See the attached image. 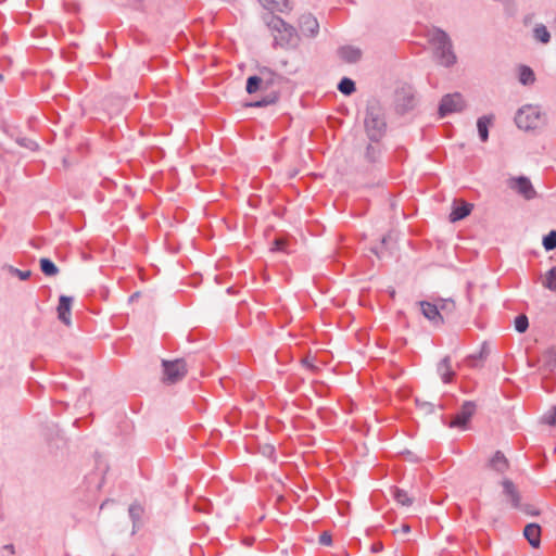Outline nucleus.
I'll return each mask as SVG.
<instances>
[{
	"mask_svg": "<svg viewBox=\"0 0 556 556\" xmlns=\"http://www.w3.org/2000/svg\"><path fill=\"white\" fill-rule=\"evenodd\" d=\"M502 485H503V493L505 495H507L508 497H511L515 493L518 492L516 490L514 482L509 479L503 480Z\"/></svg>",
	"mask_w": 556,
	"mask_h": 556,
	"instance_id": "obj_41",
	"label": "nucleus"
},
{
	"mask_svg": "<svg viewBox=\"0 0 556 556\" xmlns=\"http://www.w3.org/2000/svg\"><path fill=\"white\" fill-rule=\"evenodd\" d=\"M494 116L483 115L477 119V130L478 136L481 142H486L489 140V128L492 125Z\"/></svg>",
	"mask_w": 556,
	"mask_h": 556,
	"instance_id": "obj_20",
	"label": "nucleus"
},
{
	"mask_svg": "<svg viewBox=\"0 0 556 556\" xmlns=\"http://www.w3.org/2000/svg\"><path fill=\"white\" fill-rule=\"evenodd\" d=\"M437 372L444 383H450L454 379L455 371L451 367V357L448 355L444 356L439 362L437 365Z\"/></svg>",
	"mask_w": 556,
	"mask_h": 556,
	"instance_id": "obj_18",
	"label": "nucleus"
},
{
	"mask_svg": "<svg viewBox=\"0 0 556 556\" xmlns=\"http://www.w3.org/2000/svg\"><path fill=\"white\" fill-rule=\"evenodd\" d=\"M3 80V75L0 74V83Z\"/></svg>",
	"mask_w": 556,
	"mask_h": 556,
	"instance_id": "obj_55",
	"label": "nucleus"
},
{
	"mask_svg": "<svg viewBox=\"0 0 556 556\" xmlns=\"http://www.w3.org/2000/svg\"><path fill=\"white\" fill-rule=\"evenodd\" d=\"M533 37L536 41L546 45L551 41V34L543 24H536L533 28Z\"/></svg>",
	"mask_w": 556,
	"mask_h": 556,
	"instance_id": "obj_27",
	"label": "nucleus"
},
{
	"mask_svg": "<svg viewBox=\"0 0 556 556\" xmlns=\"http://www.w3.org/2000/svg\"><path fill=\"white\" fill-rule=\"evenodd\" d=\"M73 301V296L64 294L60 295L59 298V304L56 307L58 318L60 319L61 323H63L66 326L71 325V309Z\"/></svg>",
	"mask_w": 556,
	"mask_h": 556,
	"instance_id": "obj_13",
	"label": "nucleus"
},
{
	"mask_svg": "<svg viewBox=\"0 0 556 556\" xmlns=\"http://www.w3.org/2000/svg\"><path fill=\"white\" fill-rule=\"evenodd\" d=\"M430 42L433 46V59L440 66L451 68L457 63L453 41L450 35L442 28L434 27Z\"/></svg>",
	"mask_w": 556,
	"mask_h": 556,
	"instance_id": "obj_2",
	"label": "nucleus"
},
{
	"mask_svg": "<svg viewBox=\"0 0 556 556\" xmlns=\"http://www.w3.org/2000/svg\"><path fill=\"white\" fill-rule=\"evenodd\" d=\"M383 549L381 542L374 543L370 547L371 553H380Z\"/></svg>",
	"mask_w": 556,
	"mask_h": 556,
	"instance_id": "obj_47",
	"label": "nucleus"
},
{
	"mask_svg": "<svg viewBox=\"0 0 556 556\" xmlns=\"http://www.w3.org/2000/svg\"><path fill=\"white\" fill-rule=\"evenodd\" d=\"M260 3L267 10L274 12H285L289 10V0H258Z\"/></svg>",
	"mask_w": 556,
	"mask_h": 556,
	"instance_id": "obj_25",
	"label": "nucleus"
},
{
	"mask_svg": "<svg viewBox=\"0 0 556 556\" xmlns=\"http://www.w3.org/2000/svg\"><path fill=\"white\" fill-rule=\"evenodd\" d=\"M318 542L320 545L330 546L332 544V536L329 532L325 531L319 535Z\"/></svg>",
	"mask_w": 556,
	"mask_h": 556,
	"instance_id": "obj_43",
	"label": "nucleus"
},
{
	"mask_svg": "<svg viewBox=\"0 0 556 556\" xmlns=\"http://www.w3.org/2000/svg\"><path fill=\"white\" fill-rule=\"evenodd\" d=\"M489 353H490V351H489L488 344H486V342H483L480 351L468 355L466 361L469 366L478 367L479 366L478 363L483 362L488 357Z\"/></svg>",
	"mask_w": 556,
	"mask_h": 556,
	"instance_id": "obj_24",
	"label": "nucleus"
},
{
	"mask_svg": "<svg viewBox=\"0 0 556 556\" xmlns=\"http://www.w3.org/2000/svg\"><path fill=\"white\" fill-rule=\"evenodd\" d=\"M338 90L344 96H351L356 91V84L350 77H342L337 86Z\"/></svg>",
	"mask_w": 556,
	"mask_h": 556,
	"instance_id": "obj_28",
	"label": "nucleus"
},
{
	"mask_svg": "<svg viewBox=\"0 0 556 556\" xmlns=\"http://www.w3.org/2000/svg\"><path fill=\"white\" fill-rule=\"evenodd\" d=\"M370 252L380 258L382 254V248L380 245H375L370 248Z\"/></svg>",
	"mask_w": 556,
	"mask_h": 556,
	"instance_id": "obj_49",
	"label": "nucleus"
},
{
	"mask_svg": "<svg viewBox=\"0 0 556 556\" xmlns=\"http://www.w3.org/2000/svg\"><path fill=\"white\" fill-rule=\"evenodd\" d=\"M384 146L381 141H369L365 147L364 160L372 167L378 168L383 165Z\"/></svg>",
	"mask_w": 556,
	"mask_h": 556,
	"instance_id": "obj_8",
	"label": "nucleus"
},
{
	"mask_svg": "<svg viewBox=\"0 0 556 556\" xmlns=\"http://www.w3.org/2000/svg\"><path fill=\"white\" fill-rule=\"evenodd\" d=\"M299 36L296 29L288 24L286 30L278 34L274 38V47L295 48L298 46Z\"/></svg>",
	"mask_w": 556,
	"mask_h": 556,
	"instance_id": "obj_10",
	"label": "nucleus"
},
{
	"mask_svg": "<svg viewBox=\"0 0 556 556\" xmlns=\"http://www.w3.org/2000/svg\"><path fill=\"white\" fill-rule=\"evenodd\" d=\"M279 100V91L271 90L260 100L248 102L245 105L249 108H266L275 104Z\"/></svg>",
	"mask_w": 556,
	"mask_h": 556,
	"instance_id": "obj_21",
	"label": "nucleus"
},
{
	"mask_svg": "<svg viewBox=\"0 0 556 556\" xmlns=\"http://www.w3.org/2000/svg\"><path fill=\"white\" fill-rule=\"evenodd\" d=\"M135 1L138 2V3H141L143 0H135Z\"/></svg>",
	"mask_w": 556,
	"mask_h": 556,
	"instance_id": "obj_56",
	"label": "nucleus"
},
{
	"mask_svg": "<svg viewBox=\"0 0 556 556\" xmlns=\"http://www.w3.org/2000/svg\"><path fill=\"white\" fill-rule=\"evenodd\" d=\"M514 327H515V330L519 333L526 332L529 328V319H528L527 315H525V314L517 315L514 320Z\"/></svg>",
	"mask_w": 556,
	"mask_h": 556,
	"instance_id": "obj_33",
	"label": "nucleus"
},
{
	"mask_svg": "<svg viewBox=\"0 0 556 556\" xmlns=\"http://www.w3.org/2000/svg\"><path fill=\"white\" fill-rule=\"evenodd\" d=\"M8 270L11 275L16 276L20 280H23V281L29 279L31 276L30 270H22L12 265L8 266Z\"/></svg>",
	"mask_w": 556,
	"mask_h": 556,
	"instance_id": "obj_36",
	"label": "nucleus"
},
{
	"mask_svg": "<svg viewBox=\"0 0 556 556\" xmlns=\"http://www.w3.org/2000/svg\"><path fill=\"white\" fill-rule=\"evenodd\" d=\"M213 504L207 498H199L194 504V509L200 513H210Z\"/></svg>",
	"mask_w": 556,
	"mask_h": 556,
	"instance_id": "obj_37",
	"label": "nucleus"
},
{
	"mask_svg": "<svg viewBox=\"0 0 556 556\" xmlns=\"http://www.w3.org/2000/svg\"><path fill=\"white\" fill-rule=\"evenodd\" d=\"M511 506L514 508L520 509L522 504H520V494L517 492L511 497H509Z\"/></svg>",
	"mask_w": 556,
	"mask_h": 556,
	"instance_id": "obj_45",
	"label": "nucleus"
},
{
	"mask_svg": "<svg viewBox=\"0 0 556 556\" xmlns=\"http://www.w3.org/2000/svg\"><path fill=\"white\" fill-rule=\"evenodd\" d=\"M391 492H392L394 500L400 505L410 506L413 504V498L408 496V494L405 490L394 486Z\"/></svg>",
	"mask_w": 556,
	"mask_h": 556,
	"instance_id": "obj_30",
	"label": "nucleus"
},
{
	"mask_svg": "<svg viewBox=\"0 0 556 556\" xmlns=\"http://www.w3.org/2000/svg\"><path fill=\"white\" fill-rule=\"evenodd\" d=\"M518 80L523 86H530L535 81L534 71L528 65L518 67Z\"/></svg>",
	"mask_w": 556,
	"mask_h": 556,
	"instance_id": "obj_23",
	"label": "nucleus"
},
{
	"mask_svg": "<svg viewBox=\"0 0 556 556\" xmlns=\"http://www.w3.org/2000/svg\"><path fill=\"white\" fill-rule=\"evenodd\" d=\"M261 454L273 462L276 460V448L273 444L266 443L261 446Z\"/></svg>",
	"mask_w": 556,
	"mask_h": 556,
	"instance_id": "obj_40",
	"label": "nucleus"
},
{
	"mask_svg": "<svg viewBox=\"0 0 556 556\" xmlns=\"http://www.w3.org/2000/svg\"><path fill=\"white\" fill-rule=\"evenodd\" d=\"M507 186L521 195L525 200L530 201L538 197L531 180L529 177L520 175L517 177H510L507 180Z\"/></svg>",
	"mask_w": 556,
	"mask_h": 556,
	"instance_id": "obj_7",
	"label": "nucleus"
},
{
	"mask_svg": "<svg viewBox=\"0 0 556 556\" xmlns=\"http://www.w3.org/2000/svg\"><path fill=\"white\" fill-rule=\"evenodd\" d=\"M544 367L548 371H554L556 368V349L551 348L544 353Z\"/></svg>",
	"mask_w": 556,
	"mask_h": 556,
	"instance_id": "obj_31",
	"label": "nucleus"
},
{
	"mask_svg": "<svg viewBox=\"0 0 556 556\" xmlns=\"http://www.w3.org/2000/svg\"><path fill=\"white\" fill-rule=\"evenodd\" d=\"M473 205L468 202L453 203L452 211L450 213V222L456 223L466 218L472 211Z\"/></svg>",
	"mask_w": 556,
	"mask_h": 556,
	"instance_id": "obj_14",
	"label": "nucleus"
},
{
	"mask_svg": "<svg viewBox=\"0 0 556 556\" xmlns=\"http://www.w3.org/2000/svg\"><path fill=\"white\" fill-rule=\"evenodd\" d=\"M548 424H549L551 426H556V406H554V407L552 408V414H551V416H549V418H548Z\"/></svg>",
	"mask_w": 556,
	"mask_h": 556,
	"instance_id": "obj_48",
	"label": "nucleus"
},
{
	"mask_svg": "<svg viewBox=\"0 0 556 556\" xmlns=\"http://www.w3.org/2000/svg\"><path fill=\"white\" fill-rule=\"evenodd\" d=\"M523 536L533 548L541 544V526L535 522L528 523L523 529Z\"/></svg>",
	"mask_w": 556,
	"mask_h": 556,
	"instance_id": "obj_16",
	"label": "nucleus"
},
{
	"mask_svg": "<svg viewBox=\"0 0 556 556\" xmlns=\"http://www.w3.org/2000/svg\"><path fill=\"white\" fill-rule=\"evenodd\" d=\"M286 249V243L282 239L276 238L273 243L270 251L273 252H282Z\"/></svg>",
	"mask_w": 556,
	"mask_h": 556,
	"instance_id": "obj_42",
	"label": "nucleus"
},
{
	"mask_svg": "<svg viewBox=\"0 0 556 556\" xmlns=\"http://www.w3.org/2000/svg\"><path fill=\"white\" fill-rule=\"evenodd\" d=\"M39 266L42 274L48 277H53L59 274V267L48 257H41Z\"/></svg>",
	"mask_w": 556,
	"mask_h": 556,
	"instance_id": "obj_26",
	"label": "nucleus"
},
{
	"mask_svg": "<svg viewBox=\"0 0 556 556\" xmlns=\"http://www.w3.org/2000/svg\"><path fill=\"white\" fill-rule=\"evenodd\" d=\"M542 245L546 252L553 251L556 249V230L552 229L548 233L543 236Z\"/></svg>",
	"mask_w": 556,
	"mask_h": 556,
	"instance_id": "obj_32",
	"label": "nucleus"
},
{
	"mask_svg": "<svg viewBox=\"0 0 556 556\" xmlns=\"http://www.w3.org/2000/svg\"><path fill=\"white\" fill-rule=\"evenodd\" d=\"M387 241H388V237H387V236H383V237L381 238V241H380V244H379V245L383 249V247H384V244L387 243Z\"/></svg>",
	"mask_w": 556,
	"mask_h": 556,
	"instance_id": "obj_53",
	"label": "nucleus"
},
{
	"mask_svg": "<svg viewBox=\"0 0 556 556\" xmlns=\"http://www.w3.org/2000/svg\"><path fill=\"white\" fill-rule=\"evenodd\" d=\"M417 404L420 406V407H424L428 413H433L434 410V405L432 403H429V402H422L420 403L419 400H416Z\"/></svg>",
	"mask_w": 556,
	"mask_h": 556,
	"instance_id": "obj_46",
	"label": "nucleus"
},
{
	"mask_svg": "<svg viewBox=\"0 0 556 556\" xmlns=\"http://www.w3.org/2000/svg\"><path fill=\"white\" fill-rule=\"evenodd\" d=\"M267 91V89H265V86L263 84V80L260 76V74H255V75H250L248 78H247V83H245V91L249 93V94H253V93H256L257 91Z\"/></svg>",
	"mask_w": 556,
	"mask_h": 556,
	"instance_id": "obj_22",
	"label": "nucleus"
},
{
	"mask_svg": "<svg viewBox=\"0 0 556 556\" xmlns=\"http://www.w3.org/2000/svg\"><path fill=\"white\" fill-rule=\"evenodd\" d=\"M338 55L346 63H356L362 58V51L353 46H343L338 49Z\"/></svg>",
	"mask_w": 556,
	"mask_h": 556,
	"instance_id": "obj_19",
	"label": "nucleus"
},
{
	"mask_svg": "<svg viewBox=\"0 0 556 556\" xmlns=\"http://www.w3.org/2000/svg\"><path fill=\"white\" fill-rule=\"evenodd\" d=\"M364 130L369 141H382L387 135V110L377 97L366 100Z\"/></svg>",
	"mask_w": 556,
	"mask_h": 556,
	"instance_id": "obj_1",
	"label": "nucleus"
},
{
	"mask_svg": "<svg viewBox=\"0 0 556 556\" xmlns=\"http://www.w3.org/2000/svg\"><path fill=\"white\" fill-rule=\"evenodd\" d=\"M416 106L415 92L409 85H403L395 90L394 110L399 115H405Z\"/></svg>",
	"mask_w": 556,
	"mask_h": 556,
	"instance_id": "obj_4",
	"label": "nucleus"
},
{
	"mask_svg": "<svg viewBox=\"0 0 556 556\" xmlns=\"http://www.w3.org/2000/svg\"><path fill=\"white\" fill-rule=\"evenodd\" d=\"M143 509L141 505L134 503L128 508L129 518L132 521V534L136 533L139 528L138 522L140 521Z\"/></svg>",
	"mask_w": 556,
	"mask_h": 556,
	"instance_id": "obj_29",
	"label": "nucleus"
},
{
	"mask_svg": "<svg viewBox=\"0 0 556 556\" xmlns=\"http://www.w3.org/2000/svg\"><path fill=\"white\" fill-rule=\"evenodd\" d=\"M544 287L556 292V266H553L547 273Z\"/></svg>",
	"mask_w": 556,
	"mask_h": 556,
	"instance_id": "obj_35",
	"label": "nucleus"
},
{
	"mask_svg": "<svg viewBox=\"0 0 556 556\" xmlns=\"http://www.w3.org/2000/svg\"><path fill=\"white\" fill-rule=\"evenodd\" d=\"M439 311L453 313L455 311V302L452 299H440Z\"/></svg>",
	"mask_w": 556,
	"mask_h": 556,
	"instance_id": "obj_38",
	"label": "nucleus"
},
{
	"mask_svg": "<svg viewBox=\"0 0 556 556\" xmlns=\"http://www.w3.org/2000/svg\"><path fill=\"white\" fill-rule=\"evenodd\" d=\"M466 108V102L459 92L444 94L438 106V114L444 118L452 113L462 112Z\"/></svg>",
	"mask_w": 556,
	"mask_h": 556,
	"instance_id": "obj_6",
	"label": "nucleus"
},
{
	"mask_svg": "<svg viewBox=\"0 0 556 556\" xmlns=\"http://www.w3.org/2000/svg\"><path fill=\"white\" fill-rule=\"evenodd\" d=\"M488 467L497 473H504L509 468V462L502 451H496L489 459Z\"/></svg>",
	"mask_w": 556,
	"mask_h": 556,
	"instance_id": "obj_17",
	"label": "nucleus"
},
{
	"mask_svg": "<svg viewBox=\"0 0 556 556\" xmlns=\"http://www.w3.org/2000/svg\"><path fill=\"white\" fill-rule=\"evenodd\" d=\"M515 123L526 131L534 130L546 124V114L538 105L526 104L517 111Z\"/></svg>",
	"mask_w": 556,
	"mask_h": 556,
	"instance_id": "obj_3",
	"label": "nucleus"
},
{
	"mask_svg": "<svg viewBox=\"0 0 556 556\" xmlns=\"http://www.w3.org/2000/svg\"><path fill=\"white\" fill-rule=\"evenodd\" d=\"M477 405L473 401H465L450 424L452 428L466 429L476 413Z\"/></svg>",
	"mask_w": 556,
	"mask_h": 556,
	"instance_id": "obj_9",
	"label": "nucleus"
},
{
	"mask_svg": "<svg viewBox=\"0 0 556 556\" xmlns=\"http://www.w3.org/2000/svg\"><path fill=\"white\" fill-rule=\"evenodd\" d=\"M405 454L407 455V459H409L410 462H418V458L414 455L413 452L406 451Z\"/></svg>",
	"mask_w": 556,
	"mask_h": 556,
	"instance_id": "obj_51",
	"label": "nucleus"
},
{
	"mask_svg": "<svg viewBox=\"0 0 556 556\" xmlns=\"http://www.w3.org/2000/svg\"><path fill=\"white\" fill-rule=\"evenodd\" d=\"M163 382L174 384L180 381L187 375V364L184 358L173 361L163 359Z\"/></svg>",
	"mask_w": 556,
	"mask_h": 556,
	"instance_id": "obj_5",
	"label": "nucleus"
},
{
	"mask_svg": "<svg viewBox=\"0 0 556 556\" xmlns=\"http://www.w3.org/2000/svg\"><path fill=\"white\" fill-rule=\"evenodd\" d=\"M421 314L433 325H442L444 323L443 316L439 311V305L429 301H419Z\"/></svg>",
	"mask_w": 556,
	"mask_h": 556,
	"instance_id": "obj_12",
	"label": "nucleus"
},
{
	"mask_svg": "<svg viewBox=\"0 0 556 556\" xmlns=\"http://www.w3.org/2000/svg\"><path fill=\"white\" fill-rule=\"evenodd\" d=\"M5 548H8V549H13V545H12V544L7 545V546H5Z\"/></svg>",
	"mask_w": 556,
	"mask_h": 556,
	"instance_id": "obj_54",
	"label": "nucleus"
},
{
	"mask_svg": "<svg viewBox=\"0 0 556 556\" xmlns=\"http://www.w3.org/2000/svg\"><path fill=\"white\" fill-rule=\"evenodd\" d=\"M504 12L507 16H515L518 8L516 0H507L502 3Z\"/></svg>",
	"mask_w": 556,
	"mask_h": 556,
	"instance_id": "obj_39",
	"label": "nucleus"
},
{
	"mask_svg": "<svg viewBox=\"0 0 556 556\" xmlns=\"http://www.w3.org/2000/svg\"><path fill=\"white\" fill-rule=\"evenodd\" d=\"M401 531H402L403 533H409V532H410V526H409V525H407V523H403V525L401 526Z\"/></svg>",
	"mask_w": 556,
	"mask_h": 556,
	"instance_id": "obj_52",
	"label": "nucleus"
},
{
	"mask_svg": "<svg viewBox=\"0 0 556 556\" xmlns=\"http://www.w3.org/2000/svg\"><path fill=\"white\" fill-rule=\"evenodd\" d=\"M286 26H288V23L279 16H273L268 22V27L274 31H277V35L281 34L282 30H286Z\"/></svg>",
	"mask_w": 556,
	"mask_h": 556,
	"instance_id": "obj_34",
	"label": "nucleus"
},
{
	"mask_svg": "<svg viewBox=\"0 0 556 556\" xmlns=\"http://www.w3.org/2000/svg\"><path fill=\"white\" fill-rule=\"evenodd\" d=\"M302 364H303L304 366H306L307 368L312 369V370L317 369V367H316L313 363H311L307 358H304V359L302 361Z\"/></svg>",
	"mask_w": 556,
	"mask_h": 556,
	"instance_id": "obj_50",
	"label": "nucleus"
},
{
	"mask_svg": "<svg viewBox=\"0 0 556 556\" xmlns=\"http://www.w3.org/2000/svg\"><path fill=\"white\" fill-rule=\"evenodd\" d=\"M520 510L530 516H538L540 514V511L530 504H523Z\"/></svg>",
	"mask_w": 556,
	"mask_h": 556,
	"instance_id": "obj_44",
	"label": "nucleus"
},
{
	"mask_svg": "<svg viewBox=\"0 0 556 556\" xmlns=\"http://www.w3.org/2000/svg\"><path fill=\"white\" fill-rule=\"evenodd\" d=\"M256 70L267 90H270L275 86H280L283 81V77L268 66L256 65Z\"/></svg>",
	"mask_w": 556,
	"mask_h": 556,
	"instance_id": "obj_11",
	"label": "nucleus"
},
{
	"mask_svg": "<svg viewBox=\"0 0 556 556\" xmlns=\"http://www.w3.org/2000/svg\"><path fill=\"white\" fill-rule=\"evenodd\" d=\"M301 31L307 37H315L319 30V24L317 20L311 15H302L300 18Z\"/></svg>",
	"mask_w": 556,
	"mask_h": 556,
	"instance_id": "obj_15",
	"label": "nucleus"
}]
</instances>
